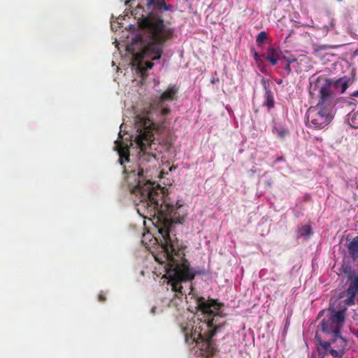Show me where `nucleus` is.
<instances>
[{
    "label": "nucleus",
    "mask_w": 358,
    "mask_h": 358,
    "mask_svg": "<svg viewBox=\"0 0 358 358\" xmlns=\"http://www.w3.org/2000/svg\"><path fill=\"white\" fill-rule=\"evenodd\" d=\"M157 106H158V108L159 109V112L162 114V115L165 117L168 114H169V113L171 111L169 108H168V107H163V106L162 107H160L158 104H157Z\"/></svg>",
    "instance_id": "23"
},
{
    "label": "nucleus",
    "mask_w": 358,
    "mask_h": 358,
    "mask_svg": "<svg viewBox=\"0 0 358 358\" xmlns=\"http://www.w3.org/2000/svg\"><path fill=\"white\" fill-rule=\"evenodd\" d=\"M281 53L280 48L271 47L267 50L266 59L275 66L280 59Z\"/></svg>",
    "instance_id": "9"
},
{
    "label": "nucleus",
    "mask_w": 358,
    "mask_h": 358,
    "mask_svg": "<svg viewBox=\"0 0 358 358\" xmlns=\"http://www.w3.org/2000/svg\"><path fill=\"white\" fill-rule=\"evenodd\" d=\"M284 59L287 61V64H291L292 62H294L296 61L295 58H289V57H284Z\"/></svg>",
    "instance_id": "25"
},
{
    "label": "nucleus",
    "mask_w": 358,
    "mask_h": 358,
    "mask_svg": "<svg viewBox=\"0 0 358 358\" xmlns=\"http://www.w3.org/2000/svg\"><path fill=\"white\" fill-rule=\"evenodd\" d=\"M322 331L325 333H332L334 335V330L336 329L335 324L331 323V320L328 319H323L321 322Z\"/></svg>",
    "instance_id": "15"
},
{
    "label": "nucleus",
    "mask_w": 358,
    "mask_h": 358,
    "mask_svg": "<svg viewBox=\"0 0 358 358\" xmlns=\"http://www.w3.org/2000/svg\"><path fill=\"white\" fill-rule=\"evenodd\" d=\"M348 121L352 127L358 128V110L348 114Z\"/></svg>",
    "instance_id": "17"
},
{
    "label": "nucleus",
    "mask_w": 358,
    "mask_h": 358,
    "mask_svg": "<svg viewBox=\"0 0 358 358\" xmlns=\"http://www.w3.org/2000/svg\"><path fill=\"white\" fill-rule=\"evenodd\" d=\"M322 92V96L319 94V101L316 106H311L306 112V124L315 129H323L333 120V108L335 106L332 97Z\"/></svg>",
    "instance_id": "3"
},
{
    "label": "nucleus",
    "mask_w": 358,
    "mask_h": 358,
    "mask_svg": "<svg viewBox=\"0 0 358 358\" xmlns=\"http://www.w3.org/2000/svg\"><path fill=\"white\" fill-rule=\"evenodd\" d=\"M266 90V102L265 105L268 108H272L274 107L275 101L272 92L268 90L266 87H264Z\"/></svg>",
    "instance_id": "16"
},
{
    "label": "nucleus",
    "mask_w": 358,
    "mask_h": 358,
    "mask_svg": "<svg viewBox=\"0 0 358 358\" xmlns=\"http://www.w3.org/2000/svg\"><path fill=\"white\" fill-rule=\"evenodd\" d=\"M196 308L199 310H200L205 317H206L207 320L203 322H201L198 327H196L193 330L190 335V338L192 341L197 344H199V341H201L200 337L199 336L200 328L203 325V323H209L213 320V315H217L218 320L220 317L219 314V311L222 306V304L217 303L216 300L210 299L206 301L204 297L200 296L197 297L196 299Z\"/></svg>",
    "instance_id": "5"
},
{
    "label": "nucleus",
    "mask_w": 358,
    "mask_h": 358,
    "mask_svg": "<svg viewBox=\"0 0 358 358\" xmlns=\"http://www.w3.org/2000/svg\"><path fill=\"white\" fill-rule=\"evenodd\" d=\"M134 43H138L142 41V37L141 36H136L133 38Z\"/></svg>",
    "instance_id": "26"
},
{
    "label": "nucleus",
    "mask_w": 358,
    "mask_h": 358,
    "mask_svg": "<svg viewBox=\"0 0 358 358\" xmlns=\"http://www.w3.org/2000/svg\"><path fill=\"white\" fill-rule=\"evenodd\" d=\"M117 150L120 156L119 162L122 166L124 165V162H129V151L128 148L120 145Z\"/></svg>",
    "instance_id": "14"
},
{
    "label": "nucleus",
    "mask_w": 358,
    "mask_h": 358,
    "mask_svg": "<svg viewBox=\"0 0 358 358\" xmlns=\"http://www.w3.org/2000/svg\"><path fill=\"white\" fill-rule=\"evenodd\" d=\"M153 140L154 135H136L135 138L141 152L138 170L130 171L129 177L137 176V182L131 188V192L138 197L139 201L136 203L138 214L143 217L150 215L157 218L159 235L156 241L159 245L152 254L159 264H164L168 284L175 292V296L180 299L185 294L182 282L192 280L195 274L185 258L186 246L179 241L176 234H171L172 224L181 222L178 210L182 204L178 201L176 205L166 203L164 199V188L147 179V164L156 162L155 157L146 152Z\"/></svg>",
    "instance_id": "1"
},
{
    "label": "nucleus",
    "mask_w": 358,
    "mask_h": 358,
    "mask_svg": "<svg viewBox=\"0 0 358 358\" xmlns=\"http://www.w3.org/2000/svg\"><path fill=\"white\" fill-rule=\"evenodd\" d=\"M162 13L153 8H148L147 6L146 9L138 6L131 11L139 28L147 30L149 34L148 39L141 44V51L132 54V64L136 66L143 78L146 76L147 71L154 66L152 62H143V59H159L164 51V43L173 34V29L164 24Z\"/></svg>",
    "instance_id": "2"
},
{
    "label": "nucleus",
    "mask_w": 358,
    "mask_h": 358,
    "mask_svg": "<svg viewBox=\"0 0 358 358\" xmlns=\"http://www.w3.org/2000/svg\"><path fill=\"white\" fill-rule=\"evenodd\" d=\"M349 250L353 254H358V236L354 238L349 243Z\"/></svg>",
    "instance_id": "18"
},
{
    "label": "nucleus",
    "mask_w": 358,
    "mask_h": 358,
    "mask_svg": "<svg viewBox=\"0 0 358 358\" xmlns=\"http://www.w3.org/2000/svg\"><path fill=\"white\" fill-rule=\"evenodd\" d=\"M301 231L302 232L301 233L302 236H303V235L310 236V234H313V230L310 225H303L301 228Z\"/></svg>",
    "instance_id": "20"
},
{
    "label": "nucleus",
    "mask_w": 358,
    "mask_h": 358,
    "mask_svg": "<svg viewBox=\"0 0 358 358\" xmlns=\"http://www.w3.org/2000/svg\"><path fill=\"white\" fill-rule=\"evenodd\" d=\"M355 336L357 338H358V330L357 331V332L355 333Z\"/></svg>",
    "instance_id": "30"
},
{
    "label": "nucleus",
    "mask_w": 358,
    "mask_h": 358,
    "mask_svg": "<svg viewBox=\"0 0 358 358\" xmlns=\"http://www.w3.org/2000/svg\"><path fill=\"white\" fill-rule=\"evenodd\" d=\"M329 319L335 324L334 334H339L345 322V310H331Z\"/></svg>",
    "instance_id": "8"
},
{
    "label": "nucleus",
    "mask_w": 358,
    "mask_h": 358,
    "mask_svg": "<svg viewBox=\"0 0 358 358\" xmlns=\"http://www.w3.org/2000/svg\"><path fill=\"white\" fill-rule=\"evenodd\" d=\"M176 93H177V89H176L174 87H169L160 96L159 101H158V105L160 107H162V104L165 101L174 100L176 98Z\"/></svg>",
    "instance_id": "12"
},
{
    "label": "nucleus",
    "mask_w": 358,
    "mask_h": 358,
    "mask_svg": "<svg viewBox=\"0 0 358 358\" xmlns=\"http://www.w3.org/2000/svg\"><path fill=\"white\" fill-rule=\"evenodd\" d=\"M259 56L258 53L257 52H255L254 59L257 62L259 60Z\"/></svg>",
    "instance_id": "28"
},
{
    "label": "nucleus",
    "mask_w": 358,
    "mask_h": 358,
    "mask_svg": "<svg viewBox=\"0 0 358 358\" xmlns=\"http://www.w3.org/2000/svg\"><path fill=\"white\" fill-rule=\"evenodd\" d=\"M267 38V34L265 31H261L257 36L256 42L257 44L262 43Z\"/></svg>",
    "instance_id": "21"
},
{
    "label": "nucleus",
    "mask_w": 358,
    "mask_h": 358,
    "mask_svg": "<svg viewBox=\"0 0 358 358\" xmlns=\"http://www.w3.org/2000/svg\"><path fill=\"white\" fill-rule=\"evenodd\" d=\"M348 289L354 292L355 294L358 293V277H356L350 283Z\"/></svg>",
    "instance_id": "19"
},
{
    "label": "nucleus",
    "mask_w": 358,
    "mask_h": 358,
    "mask_svg": "<svg viewBox=\"0 0 358 358\" xmlns=\"http://www.w3.org/2000/svg\"><path fill=\"white\" fill-rule=\"evenodd\" d=\"M290 65L291 64H287L286 66H285V69L286 70V71L287 72L288 74L290 73L292 71Z\"/></svg>",
    "instance_id": "27"
},
{
    "label": "nucleus",
    "mask_w": 358,
    "mask_h": 358,
    "mask_svg": "<svg viewBox=\"0 0 358 358\" xmlns=\"http://www.w3.org/2000/svg\"><path fill=\"white\" fill-rule=\"evenodd\" d=\"M156 307H153L151 310V313L155 315L156 313Z\"/></svg>",
    "instance_id": "29"
},
{
    "label": "nucleus",
    "mask_w": 358,
    "mask_h": 358,
    "mask_svg": "<svg viewBox=\"0 0 358 358\" xmlns=\"http://www.w3.org/2000/svg\"><path fill=\"white\" fill-rule=\"evenodd\" d=\"M347 293L349 296L347 299L348 304H349V305L353 304L356 294H355L354 292L350 291L348 289H347Z\"/></svg>",
    "instance_id": "22"
},
{
    "label": "nucleus",
    "mask_w": 358,
    "mask_h": 358,
    "mask_svg": "<svg viewBox=\"0 0 358 358\" xmlns=\"http://www.w3.org/2000/svg\"><path fill=\"white\" fill-rule=\"evenodd\" d=\"M272 133L280 140H283L286 136L289 135V130L285 126L274 122L272 126Z\"/></svg>",
    "instance_id": "10"
},
{
    "label": "nucleus",
    "mask_w": 358,
    "mask_h": 358,
    "mask_svg": "<svg viewBox=\"0 0 358 358\" xmlns=\"http://www.w3.org/2000/svg\"><path fill=\"white\" fill-rule=\"evenodd\" d=\"M146 6L148 8H153L154 10L162 13L164 10H169L171 6L166 3L165 0H146Z\"/></svg>",
    "instance_id": "11"
},
{
    "label": "nucleus",
    "mask_w": 358,
    "mask_h": 358,
    "mask_svg": "<svg viewBox=\"0 0 358 358\" xmlns=\"http://www.w3.org/2000/svg\"><path fill=\"white\" fill-rule=\"evenodd\" d=\"M333 336L334 338L330 341L331 345L336 349L341 350L344 354L347 343L346 340L341 336V332L339 334H334Z\"/></svg>",
    "instance_id": "13"
},
{
    "label": "nucleus",
    "mask_w": 358,
    "mask_h": 358,
    "mask_svg": "<svg viewBox=\"0 0 358 358\" xmlns=\"http://www.w3.org/2000/svg\"><path fill=\"white\" fill-rule=\"evenodd\" d=\"M213 316V320L210 322L203 324L199 334L201 341L198 345H199L200 350L202 352V355L206 357H212L215 354L217 349L212 341V338L224 324V322L220 323L218 322L217 315Z\"/></svg>",
    "instance_id": "4"
},
{
    "label": "nucleus",
    "mask_w": 358,
    "mask_h": 358,
    "mask_svg": "<svg viewBox=\"0 0 358 358\" xmlns=\"http://www.w3.org/2000/svg\"><path fill=\"white\" fill-rule=\"evenodd\" d=\"M348 83L349 80L345 78H339L334 83L326 80L325 83L319 89V94L322 96V92L326 91V94L332 97L333 103L336 104V94L345 92L348 87Z\"/></svg>",
    "instance_id": "6"
},
{
    "label": "nucleus",
    "mask_w": 358,
    "mask_h": 358,
    "mask_svg": "<svg viewBox=\"0 0 358 358\" xmlns=\"http://www.w3.org/2000/svg\"><path fill=\"white\" fill-rule=\"evenodd\" d=\"M355 95L358 96V91L355 93Z\"/></svg>",
    "instance_id": "31"
},
{
    "label": "nucleus",
    "mask_w": 358,
    "mask_h": 358,
    "mask_svg": "<svg viewBox=\"0 0 358 358\" xmlns=\"http://www.w3.org/2000/svg\"><path fill=\"white\" fill-rule=\"evenodd\" d=\"M106 300V297L105 294H103V292H101L99 294V301L101 302H104Z\"/></svg>",
    "instance_id": "24"
},
{
    "label": "nucleus",
    "mask_w": 358,
    "mask_h": 358,
    "mask_svg": "<svg viewBox=\"0 0 358 358\" xmlns=\"http://www.w3.org/2000/svg\"><path fill=\"white\" fill-rule=\"evenodd\" d=\"M317 350L321 358H327L329 355L334 358H342L344 355L341 350L332 346L331 343L329 341H320Z\"/></svg>",
    "instance_id": "7"
}]
</instances>
